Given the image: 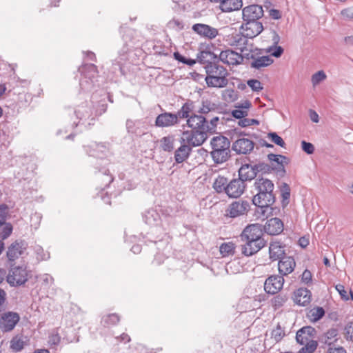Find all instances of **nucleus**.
Instances as JSON below:
<instances>
[{
    "instance_id": "6ab92c4d",
    "label": "nucleus",
    "mask_w": 353,
    "mask_h": 353,
    "mask_svg": "<svg viewBox=\"0 0 353 353\" xmlns=\"http://www.w3.org/2000/svg\"><path fill=\"white\" fill-rule=\"evenodd\" d=\"M192 29L201 37L208 39H214L219 34L216 28L204 23H196L192 26Z\"/></svg>"
},
{
    "instance_id": "de8ad7c7",
    "label": "nucleus",
    "mask_w": 353,
    "mask_h": 353,
    "mask_svg": "<svg viewBox=\"0 0 353 353\" xmlns=\"http://www.w3.org/2000/svg\"><path fill=\"white\" fill-rule=\"evenodd\" d=\"M268 137L272 142L279 145L281 148H285V143L283 139L279 137L276 132H270L268 134Z\"/></svg>"
},
{
    "instance_id": "c85d7f7f",
    "label": "nucleus",
    "mask_w": 353,
    "mask_h": 353,
    "mask_svg": "<svg viewBox=\"0 0 353 353\" xmlns=\"http://www.w3.org/2000/svg\"><path fill=\"white\" fill-rule=\"evenodd\" d=\"M339 331L336 328H330L319 338L320 343L331 346L334 343L337 342Z\"/></svg>"
},
{
    "instance_id": "4d7b16f0",
    "label": "nucleus",
    "mask_w": 353,
    "mask_h": 353,
    "mask_svg": "<svg viewBox=\"0 0 353 353\" xmlns=\"http://www.w3.org/2000/svg\"><path fill=\"white\" fill-rule=\"evenodd\" d=\"M8 209V208L6 204L0 205V227L2 226L6 221Z\"/></svg>"
},
{
    "instance_id": "8fccbe9b",
    "label": "nucleus",
    "mask_w": 353,
    "mask_h": 353,
    "mask_svg": "<svg viewBox=\"0 0 353 353\" xmlns=\"http://www.w3.org/2000/svg\"><path fill=\"white\" fill-rule=\"evenodd\" d=\"M271 335L272 338H273L276 342H279L285 336V332L280 325H277L276 327L272 331Z\"/></svg>"
},
{
    "instance_id": "aec40b11",
    "label": "nucleus",
    "mask_w": 353,
    "mask_h": 353,
    "mask_svg": "<svg viewBox=\"0 0 353 353\" xmlns=\"http://www.w3.org/2000/svg\"><path fill=\"white\" fill-rule=\"evenodd\" d=\"M316 334V330L312 326H305L299 330L296 334V342L301 345H304L313 340Z\"/></svg>"
},
{
    "instance_id": "680f3d73",
    "label": "nucleus",
    "mask_w": 353,
    "mask_h": 353,
    "mask_svg": "<svg viewBox=\"0 0 353 353\" xmlns=\"http://www.w3.org/2000/svg\"><path fill=\"white\" fill-rule=\"evenodd\" d=\"M81 71L82 72H84L85 71H88L92 73L90 76H89V79H91L94 77V74L97 73V66L94 64H87L82 67L81 69Z\"/></svg>"
},
{
    "instance_id": "4c0bfd02",
    "label": "nucleus",
    "mask_w": 353,
    "mask_h": 353,
    "mask_svg": "<svg viewBox=\"0 0 353 353\" xmlns=\"http://www.w3.org/2000/svg\"><path fill=\"white\" fill-rule=\"evenodd\" d=\"M197 59L202 63L212 62V60L217 59V57L212 52L203 50L200 52L197 55Z\"/></svg>"
},
{
    "instance_id": "052dcab7",
    "label": "nucleus",
    "mask_w": 353,
    "mask_h": 353,
    "mask_svg": "<svg viewBox=\"0 0 353 353\" xmlns=\"http://www.w3.org/2000/svg\"><path fill=\"white\" fill-rule=\"evenodd\" d=\"M136 121L131 119H127L126 121V130L128 133L135 134L137 133Z\"/></svg>"
},
{
    "instance_id": "bb28decb",
    "label": "nucleus",
    "mask_w": 353,
    "mask_h": 353,
    "mask_svg": "<svg viewBox=\"0 0 353 353\" xmlns=\"http://www.w3.org/2000/svg\"><path fill=\"white\" fill-rule=\"evenodd\" d=\"M311 292L307 288H299L294 292V300L299 305L305 306L311 301Z\"/></svg>"
},
{
    "instance_id": "e433bc0d",
    "label": "nucleus",
    "mask_w": 353,
    "mask_h": 353,
    "mask_svg": "<svg viewBox=\"0 0 353 353\" xmlns=\"http://www.w3.org/2000/svg\"><path fill=\"white\" fill-rule=\"evenodd\" d=\"M120 321L119 316L117 314H110L103 316L101 324L105 327H110L115 325Z\"/></svg>"
},
{
    "instance_id": "5fc2aeb1",
    "label": "nucleus",
    "mask_w": 353,
    "mask_h": 353,
    "mask_svg": "<svg viewBox=\"0 0 353 353\" xmlns=\"http://www.w3.org/2000/svg\"><path fill=\"white\" fill-rule=\"evenodd\" d=\"M248 85L254 92H259L263 90L261 83L256 79H250L247 81Z\"/></svg>"
},
{
    "instance_id": "cd10ccee",
    "label": "nucleus",
    "mask_w": 353,
    "mask_h": 353,
    "mask_svg": "<svg viewBox=\"0 0 353 353\" xmlns=\"http://www.w3.org/2000/svg\"><path fill=\"white\" fill-rule=\"evenodd\" d=\"M245 243L241 245V252L243 254L247 256H252L253 254L257 253L261 249H262L265 245V242H261L260 243V246L255 243V241L253 242L251 241H243Z\"/></svg>"
},
{
    "instance_id": "4468645a",
    "label": "nucleus",
    "mask_w": 353,
    "mask_h": 353,
    "mask_svg": "<svg viewBox=\"0 0 353 353\" xmlns=\"http://www.w3.org/2000/svg\"><path fill=\"white\" fill-rule=\"evenodd\" d=\"M245 57L232 50L221 51L219 54V60L228 65H237L241 64Z\"/></svg>"
},
{
    "instance_id": "09e8293b",
    "label": "nucleus",
    "mask_w": 353,
    "mask_h": 353,
    "mask_svg": "<svg viewBox=\"0 0 353 353\" xmlns=\"http://www.w3.org/2000/svg\"><path fill=\"white\" fill-rule=\"evenodd\" d=\"M2 226L3 228L1 229V232H0V236L2 239L4 240L10 236L12 232L13 228L11 223L6 222H5Z\"/></svg>"
},
{
    "instance_id": "f257e3e1",
    "label": "nucleus",
    "mask_w": 353,
    "mask_h": 353,
    "mask_svg": "<svg viewBox=\"0 0 353 353\" xmlns=\"http://www.w3.org/2000/svg\"><path fill=\"white\" fill-rule=\"evenodd\" d=\"M205 117L201 115L193 114L187 120V125L191 130L184 131L181 139L192 147L201 145L208 139V132L203 127Z\"/></svg>"
},
{
    "instance_id": "58836bf2",
    "label": "nucleus",
    "mask_w": 353,
    "mask_h": 353,
    "mask_svg": "<svg viewBox=\"0 0 353 353\" xmlns=\"http://www.w3.org/2000/svg\"><path fill=\"white\" fill-rule=\"evenodd\" d=\"M325 314V310L321 307H314L307 313V317L310 321L316 322L321 319Z\"/></svg>"
},
{
    "instance_id": "c756f323",
    "label": "nucleus",
    "mask_w": 353,
    "mask_h": 353,
    "mask_svg": "<svg viewBox=\"0 0 353 353\" xmlns=\"http://www.w3.org/2000/svg\"><path fill=\"white\" fill-rule=\"evenodd\" d=\"M269 254L272 261L280 260L285 254L284 248L279 242H273L270 245Z\"/></svg>"
},
{
    "instance_id": "5701e85b",
    "label": "nucleus",
    "mask_w": 353,
    "mask_h": 353,
    "mask_svg": "<svg viewBox=\"0 0 353 353\" xmlns=\"http://www.w3.org/2000/svg\"><path fill=\"white\" fill-rule=\"evenodd\" d=\"M179 142L181 145L174 152V160L177 163L186 161L192 152V148L184 141V139L180 138Z\"/></svg>"
},
{
    "instance_id": "79ce46f5",
    "label": "nucleus",
    "mask_w": 353,
    "mask_h": 353,
    "mask_svg": "<svg viewBox=\"0 0 353 353\" xmlns=\"http://www.w3.org/2000/svg\"><path fill=\"white\" fill-rule=\"evenodd\" d=\"M88 148H90V150H87V152L90 156H95L97 155V151L103 152L106 150V146L103 143H94L88 146Z\"/></svg>"
},
{
    "instance_id": "7c9ffc66",
    "label": "nucleus",
    "mask_w": 353,
    "mask_h": 353,
    "mask_svg": "<svg viewBox=\"0 0 353 353\" xmlns=\"http://www.w3.org/2000/svg\"><path fill=\"white\" fill-rule=\"evenodd\" d=\"M204 68L207 76H219L220 73L228 74L227 69L223 65H219L218 63L213 61L207 63Z\"/></svg>"
},
{
    "instance_id": "864d4df0",
    "label": "nucleus",
    "mask_w": 353,
    "mask_h": 353,
    "mask_svg": "<svg viewBox=\"0 0 353 353\" xmlns=\"http://www.w3.org/2000/svg\"><path fill=\"white\" fill-rule=\"evenodd\" d=\"M215 109V105L209 101H203L202 107L198 110L199 113L207 114Z\"/></svg>"
},
{
    "instance_id": "37998d69",
    "label": "nucleus",
    "mask_w": 353,
    "mask_h": 353,
    "mask_svg": "<svg viewBox=\"0 0 353 353\" xmlns=\"http://www.w3.org/2000/svg\"><path fill=\"white\" fill-rule=\"evenodd\" d=\"M145 223L153 225L159 219V214L153 210H148L143 216Z\"/></svg>"
},
{
    "instance_id": "1a4fd4ad",
    "label": "nucleus",
    "mask_w": 353,
    "mask_h": 353,
    "mask_svg": "<svg viewBox=\"0 0 353 353\" xmlns=\"http://www.w3.org/2000/svg\"><path fill=\"white\" fill-rule=\"evenodd\" d=\"M250 208L247 201L239 200L231 203L225 210V216L230 218H236L245 214Z\"/></svg>"
},
{
    "instance_id": "393cba45",
    "label": "nucleus",
    "mask_w": 353,
    "mask_h": 353,
    "mask_svg": "<svg viewBox=\"0 0 353 353\" xmlns=\"http://www.w3.org/2000/svg\"><path fill=\"white\" fill-rule=\"evenodd\" d=\"M211 2L219 3L220 9L225 12L238 10L243 6L242 0H210Z\"/></svg>"
},
{
    "instance_id": "412c9836",
    "label": "nucleus",
    "mask_w": 353,
    "mask_h": 353,
    "mask_svg": "<svg viewBox=\"0 0 353 353\" xmlns=\"http://www.w3.org/2000/svg\"><path fill=\"white\" fill-rule=\"evenodd\" d=\"M296 267V262L292 256H283L278 263L279 272L283 276L292 273Z\"/></svg>"
},
{
    "instance_id": "49530a36",
    "label": "nucleus",
    "mask_w": 353,
    "mask_h": 353,
    "mask_svg": "<svg viewBox=\"0 0 353 353\" xmlns=\"http://www.w3.org/2000/svg\"><path fill=\"white\" fill-rule=\"evenodd\" d=\"M304 345L305 346L303 347L298 353H314L318 346L317 341H310Z\"/></svg>"
},
{
    "instance_id": "39448f33",
    "label": "nucleus",
    "mask_w": 353,
    "mask_h": 353,
    "mask_svg": "<svg viewBox=\"0 0 353 353\" xmlns=\"http://www.w3.org/2000/svg\"><path fill=\"white\" fill-rule=\"evenodd\" d=\"M28 276L26 266H15L10 270L7 276V282L11 286L21 285L28 281Z\"/></svg>"
},
{
    "instance_id": "a878e982",
    "label": "nucleus",
    "mask_w": 353,
    "mask_h": 353,
    "mask_svg": "<svg viewBox=\"0 0 353 353\" xmlns=\"http://www.w3.org/2000/svg\"><path fill=\"white\" fill-rule=\"evenodd\" d=\"M257 175L254 165L248 163L243 164L239 170V178L244 183L246 181H251L254 179Z\"/></svg>"
},
{
    "instance_id": "9d476101",
    "label": "nucleus",
    "mask_w": 353,
    "mask_h": 353,
    "mask_svg": "<svg viewBox=\"0 0 353 353\" xmlns=\"http://www.w3.org/2000/svg\"><path fill=\"white\" fill-rule=\"evenodd\" d=\"M268 158L272 163L271 166L272 170L275 171L279 176H284L286 173L285 165H288L290 163L289 159L285 156L272 153L269 154Z\"/></svg>"
},
{
    "instance_id": "0eeeda50",
    "label": "nucleus",
    "mask_w": 353,
    "mask_h": 353,
    "mask_svg": "<svg viewBox=\"0 0 353 353\" xmlns=\"http://www.w3.org/2000/svg\"><path fill=\"white\" fill-rule=\"evenodd\" d=\"M230 45L240 50L245 57V54L250 52L254 46L252 41L247 37L244 32L232 34L230 39Z\"/></svg>"
},
{
    "instance_id": "338daca9",
    "label": "nucleus",
    "mask_w": 353,
    "mask_h": 353,
    "mask_svg": "<svg viewBox=\"0 0 353 353\" xmlns=\"http://www.w3.org/2000/svg\"><path fill=\"white\" fill-rule=\"evenodd\" d=\"M335 288L339 292L342 299L344 300H349L347 291L345 290V287L343 285H336Z\"/></svg>"
},
{
    "instance_id": "e2e57ef3",
    "label": "nucleus",
    "mask_w": 353,
    "mask_h": 353,
    "mask_svg": "<svg viewBox=\"0 0 353 353\" xmlns=\"http://www.w3.org/2000/svg\"><path fill=\"white\" fill-rule=\"evenodd\" d=\"M248 112L246 110L237 108L232 112V115L236 119H242L248 116Z\"/></svg>"
},
{
    "instance_id": "f03ea898",
    "label": "nucleus",
    "mask_w": 353,
    "mask_h": 353,
    "mask_svg": "<svg viewBox=\"0 0 353 353\" xmlns=\"http://www.w3.org/2000/svg\"><path fill=\"white\" fill-rule=\"evenodd\" d=\"M254 189L257 193L252 199L253 204L261 208H269L275 202L273 193L274 188L272 181L268 179H257L254 183Z\"/></svg>"
},
{
    "instance_id": "a19ab883",
    "label": "nucleus",
    "mask_w": 353,
    "mask_h": 353,
    "mask_svg": "<svg viewBox=\"0 0 353 353\" xmlns=\"http://www.w3.org/2000/svg\"><path fill=\"white\" fill-rule=\"evenodd\" d=\"M219 251L223 257L232 254L234 251V245L231 242L224 243L220 246Z\"/></svg>"
},
{
    "instance_id": "603ef678",
    "label": "nucleus",
    "mask_w": 353,
    "mask_h": 353,
    "mask_svg": "<svg viewBox=\"0 0 353 353\" xmlns=\"http://www.w3.org/2000/svg\"><path fill=\"white\" fill-rule=\"evenodd\" d=\"M326 79V74L323 71H319L312 76V83L313 85H316Z\"/></svg>"
},
{
    "instance_id": "c9c22d12",
    "label": "nucleus",
    "mask_w": 353,
    "mask_h": 353,
    "mask_svg": "<svg viewBox=\"0 0 353 353\" xmlns=\"http://www.w3.org/2000/svg\"><path fill=\"white\" fill-rule=\"evenodd\" d=\"M175 137L168 135L160 140L161 148L165 152H172L174 148Z\"/></svg>"
},
{
    "instance_id": "7ed1b4c3",
    "label": "nucleus",
    "mask_w": 353,
    "mask_h": 353,
    "mask_svg": "<svg viewBox=\"0 0 353 353\" xmlns=\"http://www.w3.org/2000/svg\"><path fill=\"white\" fill-rule=\"evenodd\" d=\"M210 145V155L215 163H223L230 158V141L227 137L222 135L214 137L211 139Z\"/></svg>"
},
{
    "instance_id": "13d9d810",
    "label": "nucleus",
    "mask_w": 353,
    "mask_h": 353,
    "mask_svg": "<svg viewBox=\"0 0 353 353\" xmlns=\"http://www.w3.org/2000/svg\"><path fill=\"white\" fill-rule=\"evenodd\" d=\"M281 196L283 200H288L290 196V188L288 184L283 183L281 188Z\"/></svg>"
},
{
    "instance_id": "a211bd4d",
    "label": "nucleus",
    "mask_w": 353,
    "mask_h": 353,
    "mask_svg": "<svg viewBox=\"0 0 353 353\" xmlns=\"http://www.w3.org/2000/svg\"><path fill=\"white\" fill-rule=\"evenodd\" d=\"M241 28L243 30L245 37L250 40L258 36L263 30V25L258 21H245Z\"/></svg>"
},
{
    "instance_id": "f704fd0d",
    "label": "nucleus",
    "mask_w": 353,
    "mask_h": 353,
    "mask_svg": "<svg viewBox=\"0 0 353 353\" xmlns=\"http://www.w3.org/2000/svg\"><path fill=\"white\" fill-rule=\"evenodd\" d=\"M74 114L77 119L80 120L89 119L92 116V109L87 103L78 106L75 110Z\"/></svg>"
},
{
    "instance_id": "4be33fe9",
    "label": "nucleus",
    "mask_w": 353,
    "mask_h": 353,
    "mask_svg": "<svg viewBox=\"0 0 353 353\" xmlns=\"http://www.w3.org/2000/svg\"><path fill=\"white\" fill-rule=\"evenodd\" d=\"M219 76H206L205 77V81L208 87L211 88H223L227 86L228 84V79L227 77L229 73L223 74L219 73Z\"/></svg>"
},
{
    "instance_id": "3c124183",
    "label": "nucleus",
    "mask_w": 353,
    "mask_h": 353,
    "mask_svg": "<svg viewBox=\"0 0 353 353\" xmlns=\"http://www.w3.org/2000/svg\"><path fill=\"white\" fill-rule=\"evenodd\" d=\"M256 173L262 172L264 174L270 173L272 170V166L265 163H259L254 165Z\"/></svg>"
},
{
    "instance_id": "f3484780",
    "label": "nucleus",
    "mask_w": 353,
    "mask_h": 353,
    "mask_svg": "<svg viewBox=\"0 0 353 353\" xmlns=\"http://www.w3.org/2000/svg\"><path fill=\"white\" fill-rule=\"evenodd\" d=\"M245 189V183L241 179H233L228 182L225 194L230 198H239L244 192Z\"/></svg>"
},
{
    "instance_id": "a18cd8bd",
    "label": "nucleus",
    "mask_w": 353,
    "mask_h": 353,
    "mask_svg": "<svg viewBox=\"0 0 353 353\" xmlns=\"http://www.w3.org/2000/svg\"><path fill=\"white\" fill-rule=\"evenodd\" d=\"M219 117H215L210 120V122L209 123L208 122V121L206 120V119L205 118V122L203 123V127L205 128H207V129H205V130L208 132H210L211 134L214 133L216 130L217 122L219 121Z\"/></svg>"
},
{
    "instance_id": "c03bdc74",
    "label": "nucleus",
    "mask_w": 353,
    "mask_h": 353,
    "mask_svg": "<svg viewBox=\"0 0 353 353\" xmlns=\"http://www.w3.org/2000/svg\"><path fill=\"white\" fill-rule=\"evenodd\" d=\"M288 301V296L284 294H278L272 300V305L275 308H279Z\"/></svg>"
},
{
    "instance_id": "6e6552de",
    "label": "nucleus",
    "mask_w": 353,
    "mask_h": 353,
    "mask_svg": "<svg viewBox=\"0 0 353 353\" xmlns=\"http://www.w3.org/2000/svg\"><path fill=\"white\" fill-rule=\"evenodd\" d=\"M20 321V316L15 312H6L0 317V330L3 332H11Z\"/></svg>"
},
{
    "instance_id": "ea45409f",
    "label": "nucleus",
    "mask_w": 353,
    "mask_h": 353,
    "mask_svg": "<svg viewBox=\"0 0 353 353\" xmlns=\"http://www.w3.org/2000/svg\"><path fill=\"white\" fill-rule=\"evenodd\" d=\"M222 98L228 103L234 102L237 99V92L233 89H225L222 92Z\"/></svg>"
},
{
    "instance_id": "dca6fc26",
    "label": "nucleus",
    "mask_w": 353,
    "mask_h": 353,
    "mask_svg": "<svg viewBox=\"0 0 353 353\" xmlns=\"http://www.w3.org/2000/svg\"><path fill=\"white\" fill-rule=\"evenodd\" d=\"M242 14L244 21H258L263 16V10L261 6L252 4L245 7Z\"/></svg>"
},
{
    "instance_id": "b1692460",
    "label": "nucleus",
    "mask_w": 353,
    "mask_h": 353,
    "mask_svg": "<svg viewBox=\"0 0 353 353\" xmlns=\"http://www.w3.org/2000/svg\"><path fill=\"white\" fill-rule=\"evenodd\" d=\"M283 230V223L279 218H272L267 221L264 231L270 235H277Z\"/></svg>"
},
{
    "instance_id": "6e6d98bb",
    "label": "nucleus",
    "mask_w": 353,
    "mask_h": 353,
    "mask_svg": "<svg viewBox=\"0 0 353 353\" xmlns=\"http://www.w3.org/2000/svg\"><path fill=\"white\" fill-rule=\"evenodd\" d=\"M344 335L347 341H353V323H349L345 325Z\"/></svg>"
},
{
    "instance_id": "2eb2a0df",
    "label": "nucleus",
    "mask_w": 353,
    "mask_h": 353,
    "mask_svg": "<svg viewBox=\"0 0 353 353\" xmlns=\"http://www.w3.org/2000/svg\"><path fill=\"white\" fill-rule=\"evenodd\" d=\"M254 141L249 139L240 138L233 143L232 149L237 154H248L254 150Z\"/></svg>"
},
{
    "instance_id": "0e129e2a",
    "label": "nucleus",
    "mask_w": 353,
    "mask_h": 353,
    "mask_svg": "<svg viewBox=\"0 0 353 353\" xmlns=\"http://www.w3.org/2000/svg\"><path fill=\"white\" fill-rule=\"evenodd\" d=\"M267 52L271 53L272 56L279 58L283 53V48L281 46H276L275 50L272 51V48L271 47L268 49Z\"/></svg>"
},
{
    "instance_id": "72a5a7b5",
    "label": "nucleus",
    "mask_w": 353,
    "mask_h": 353,
    "mask_svg": "<svg viewBox=\"0 0 353 353\" xmlns=\"http://www.w3.org/2000/svg\"><path fill=\"white\" fill-rule=\"evenodd\" d=\"M228 180L226 177L219 175L214 180L212 187L217 193H226Z\"/></svg>"
},
{
    "instance_id": "20e7f679",
    "label": "nucleus",
    "mask_w": 353,
    "mask_h": 353,
    "mask_svg": "<svg viewBox=\"0 0 353 353\" xmlns=\"http://www.w3.org/2000/svg\"><path fill=\"white\" fill-rule=\"evenodd\" d=\"M245 59L250 61L251 68L259 70L270 65L274 61L270 55H264L262 50L256 47L245 54Z\"/></svg>"
},
{
    "instance_id": "bf43d9fd",
    "label": "nucleus",
    "mask_w": 353,
    "mask_h": 353,
    "mask_svg": "<svg viewBox=\"0 0 353 353\" xmlns=\"http://www.w3.org/2000/svg\"><path fill=\"white\" fill-rule=\"evenodd\" d=\"M301 147L302 150L308 154H313L314 152V145L309 142H306L305 141H301Z\"/></svg>"
},
{
    "instance_id": "423d86ee",
    "label": "nucleus",
    "mask_w": 353,
    "mask_h": 353,
    "mask_svg": "<svg viewBox=\"0 0 353 353\" xmlns=\"http://www.w3.org/2000/svg\"><path fill=\"white\" fill-rule=\"evenodd\" d=\"M262 236L261 225L259 224H251L243 230L241 238L242 241H251L252 242L255 241V243L260 245L261 242H265Z\"/></svg>"
},
{
    "instance_id": "9b49d317",
    "label": "nucleus",
    "mask_w": 353,
    "mask_h": 353,
    "mask_svg": "<svg viewBox=\"0 0 353 353\" xmlns=\"http://www.w3.org/2000/svg\"><path fill=\"white\" fill-rule=\"evenodd\" d=\"M28 243L24 240H16L8 248L6 255L9 261H14L27 249Z\"/></svg>"
},
{
    "instance_id": "774afa93",
    "label": "nucleus",
    "mask_w": 353,
    "mask_h": 353,
    "mask_svg": "<svg viewBox=\"0 0 353 353\" xmlns=\"http://www.w3.org/2000/svg\"><path fill=\"white\" fill-rule=\"evenodd\" d=\"M301 281L303 283L307 284L312 281V274L310 271L305 270L301 276Z\"/></svg>"
},
{
    "instance_id": "f8f14e48",
    "label": "nucleus",
    "mask_w": 353,
    "mask_h": 353,
    "mask_svg": "<svg viewBox=\"0 0 353 353\" xmlns=\"http://www.w3.org/2000/svg\"><path fill=\"white\" fill-rule=\"evenodd\" d=\"M283 283L284 279L282 275H272L265 280L264 290L268 294H275L283 288Z\"/></svg>"
},
{
    "instance_id": "ddd939ff",
    "label": "nucleus",
    "mask_w": 353,
    "mask_h": 353,
    "mask_svg": "<svg viewBox=\"0 0 353 353\" xmlns=\"http://www.w3.org/2000/svg\"><path fill=\"white\" fill-rule=\"evenodd\" d=\"M155 126L158 128H172L179 123L174 113L165 112L159 114L154 121Z\"/></svg>"
},
{
    "instance_id": "2f4dec72",
    "label": "nucleus",
    "mask_w": 353,
    "mask_h": 353,
    "mask_svg": "<svg viewBox=\"0 0 353 353\" xmlns=\"http://www.w3.org/2000/svg\"><path fill=\"white\" fill-rule=\"evenodd\" d=\"M193 108L194 103L192 101L188 100L182 105L181 109L174 114L176 115L177 119H179V121L180 119H187L188 120L191 117L190 114L192 112Z\"/></svg>"
},
{
    "instance_id": "473e14b6",
    "label": "nucleus",
    "mask_w": 353,
    "mask_h": 353,
    "mask_svg": "<svg viewBox=\"0 0 353 353\" xmlns=\"http://www.w3.org/2000/svg\"><path fill=\"white\" fill-rule=\"evenodd\" d=\"M26 337L23 335H16L10 341V348L12 351L18 352L21 351L26 343Z\"/></svg>"
},
{
    "instance_id": "69168bd1",
    "label": "nucleus",
    "mask_w": 353,
    "mask_h": 353,
    "mask_svg": "<svg viewBox=\"0 0 353 353\" xmlns=\"http://www.w3.org/2000/svg\"><path fill=\"white\" fill-rule=\"evenodd\" d=\"M99 178L105 183V187H108L113 181L112 176L107 174L106 171H105L104 174H99Z\"/></svg>"
}]
</instances>
